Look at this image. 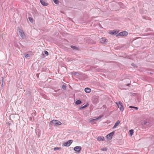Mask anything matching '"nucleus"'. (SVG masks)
<instances>
[{
	"instance_id": "nucleus-1",
	"label": "nucleus",
	"mask_w": 154,
	"mask_h": 154,
	"mask_svg": "<svg viewBox=\"0 0 154 154\" xmlns=\"http://www.w3.org/2000/svg\"><path fill=\"white\" fill-rule=\"evenodd\" d=\"M50 124L54 126H57L61 125V123L57 120H54L50 122Z\"/></svg>"
},
{
	"instance_id": "nucleus-2",
	"label": "nucleus",
	"mask_w": 154,
	"mask_h": 154,
	"mask_svg": "<svg viewBox=\"0 0 154 154\" xmlns=\"http://www.w3.org/2000/svg\"><path fill=\"white\" fill-rule=\"evenodd\" d=\"M116 103L118 108L120 109V110L122 112L124 110V108L122 103L120 101H119L116 102Z\"/></svg>"
},
{
	"instance_id": "nucleus-3",
	"label": "nucleus",
	"mask_w": 154,
	"mask_h": 154,
	"mask_svg": "<svg viewBox=\"0 0 154 154\" xmlns=\"http://www.w3.org/2000/svg\"><path fill=\"white\" fill-rule=\"evenodd\" d=\"M114 133L115 132L112 131V132L107 134L106 136L107 139L109 140H110L112 138L113 135L114 134Z\"/></svg>"
},
{
	"instance_id": "nucleus-4",
	"label": "nucleus",
	"mask_w": 154,
	"mask_h": 154,
	"mask_svg": "<svg viewBox=\"0 0 154 154\" xmlns=\"http://www.w3.org/2000/svg\"><path fill=\"white\" fill-rule=\"evenodd\" d=\"M82 149V147L81 146H78L74 147V150L76 152L78 153H80V150Z\"/></svg>"
},
{
	"instance_id": "nucleus-5",
	"label": "nucleus",
	"mask_w": 154,
	"mask_h": 154,
	"mask_svg": "<svg viewBox=\"0 0 154 154\" xmlns=\"http://www.w3.org/2000/svg\"><path fill=\"white\" fill-rule=\"evenodd\" d=\"M72 142V140H69L66 142L64 143L63 145L65 146H68L71 145Z\"/></svg>"
},
{
	"instance_id": "nucleus-6",
	"label": "nucleus",
	"mask_w": 154,
	"mask_h": 154,
	"mask_svg": "<svg viewBox=\"0 0 154 154\" xmlns=\"http://www.w3.org/2000/svg\"><path fill=\"white\" fill-rule=\"evenodd\" d=\"M19 34L21 38H24L25 37V35L23 30L21 29H19Z\"/></svg>"
},
{
	"instance_id": "nucleus-7",
	"label": "nucleus",
	"mask_w": 154,
	"mask_h": 154,
	"mask_svg": "<svg viewBox=\"0 0 154 154\" xmlns=\"http://www.w3.org/2000/svg\"><path fill=\"white\" fill-rule=\"evenodd\" d=\"M107 42V40L104 38H102L100 39V42L103 44H106Z\"/></svg>"
},
{
	"instance_id": "nucleus-8",
	"label": "nucleus",
	"mask_w": 154,
	"mask_h": 154,
	"mask_svg": "<svg viewBox=\"0 0 154 154\" xmlns=\"http://www.w3.org/2000/svg\"><path fill=\"white\" fill-rule=\"evenodd\" d=\"M128 34V33L126 31H123L120 32L119 34L120 36H126Z\"/></svg>"
},
{
	"instance_id": "nucleus-9",
	"label": "nucleus",
	"mask_w": 154,
	"mask_h": 154,
	"mask_svg": "<svg viewBox=\"0 0 154 154\" xmlns=\"http://www.w3.org/2000/svg\"><path fill=\"white\" fill-rule=\"evenodd\" d=\"M102 116H103L101 115V116H100L99 117H97V118L91 120L90 121V122H94L95 121H97V120H98L99 119H100L102 117Z\"/></svg>"
},
{
	"instance_id": "nucleus-10",
	"label": "nucleus",
	"mask_w": 154,
	"mask_h": 154,
	"mask_svg": "<svg viewBox=\"0 0 154 154\" xmlns=\"http://www.w3.org/2000/svg\"><path fill=\"white\" fill-rule=\"evenodd\" d=\"M40 2L41 4L43 6H46L48 5V3L45 2L43 0H40Z\"/></svg>"
},
{
	"instance_id": "nucleus-11",
	"label": "nucleus",
	"mask_w": 154,
	"mask_h": 154,
	"mask_svg": "<svg viewBox=\"0 0 154 154\" xmlns=\"http://www.w3.org/2000/svg\"><path fill=\"white\" fill-rule=\"evenodd\" d=\"M97 140L99 141H103L104 140V138L103 136L99 137L97 138Z\"/></svg>"
},
{
	"instance_id": "nucleus-12",
	"label": "nucleus",
	"mask_w": 154,
	"mask_h": 154,
	"mask_svg": "<svg viewBox=\"0 0 154 154\" xmlns=\"http://www.w3.org/2000/svg\"><path fill=\"white\" fill-rule=\"evenodd\" d=\"M120 123V121L119 120L118 121H117V122H116L115 123L113 127L112 128L114 129V128H116V126H117L119 125V124Z\"/></svg>"
},
{
	"instance_id": "nucleus-13",
	"label": "nucleus",
	"mask_w": 154,
	"mask_h": 154,
	"mask_svg": "<svg viewBox=\"0 0 154 154\" xmlns=\"http://www.w3.org/2000/svg\"><path fill=\"white\" fill-rule=\"evenodd\" d=\"M149 123L147 122L144 121L142 123V124L144 126V127H145V125H146V126L148 127L149 126Z\"/></svg>"
},
{
	"instance_id": "nucleus-14",
	"label": "nucleus",
	"mask_w": 154,
	"mask_h": 154,
	"mask_svg": "<svg viewBox=\"0 0 154 154\" xmlns=\"http://www.w3.org/2000/svg\"><path fill=\"white\" fill-rule=\"evenodd\" d=\"M85 91L87 93H89L91 92V89L88 88H85Z\"/></svg>"
},
{
	"instance_id": "nucleus-15",
	"label": "nucleus",
	"mask_w": 154,
	"mask_h": 154,
	"mask_svg": "<svg viewBox=\"0 0 154 154\" xmlns=\"http://www.w3.org/2000/svg\"><path fill=\"white\" fill-rule=\"evenodd\" d=\"M119 32V31L114 30L112 32H111L110 34L112 35H116Z\"/></svg>"
},
{
	"instance_id": "nucleus-16",
	"label": "nucleus",
	"mask_w": 154,
	"mask_h": 154,
	"mask_svg": "<svg viewBox=\"0 0 154 154\" xmlns=\"http://www.w3.org/2000/svg\"><path fill=\"white\" fill-rule=\"evenodd\" d=\"M129 134L130 136H132L134 133V131L132 129L130 130L129 131Z\"/></svg>"
},
{
	"instance_id": "nucleus-17",
	"label": "nucleus",
	"mask_w": 154,
	"mask_h": 154,
	"mask_svg": "<svg viewBox=\"0 0 154 154\" xmlns=\"http://www.w3.org/2000/svg\"><path fill=\"white\" fill-rule=\"evenodd\" d=\"M89 105V104L88 103H87V104H86L84 106H81V107H80V109H84L87 106H88Z\"/></svg>"
},
{
	"instance_id": "nucleus-18",
	"label": "nucleus",
	"mask_w": 154,
	"mask_h": 154,
	"mask_svg": "<svg viewBox=\"0 0 154 154\" xmlns=\"http://www.w3.org/2000/svg\"><path fill=\"white\" fill-rule=\"evenodd\" d=\"M82 103V101L80 100H77L76 101L75 103L76 104L78 105Z\"/></svg>"
},
{
	"instance_id": "nucleus-19",
	"label": "nucleus",
	"mask_w": 154,
	"mask_h": 154,
	"mask_svg": "<svg viewBox=\"0 0 154 154\" xmlns=\"http://www.w3.org/2000/svg\"><path fill=\"white\" fill-rule=\"evenodd\" d=\"M61 149L60 147H55L54 148V149L55 151H56L58 150H60Z\"/></svg>"
},
{
	"instance_id": "nucleus-20",
	"label": "nucleus",
	"mask_w": 154,
	"mask_h": 154,
	"mask_svg": "<svg viewBox=\"0 0 154 154\" xmlns=\"http://www.w3.org/2000/svg\"><path fill=\"white\" fill-rule=\"evenodd\" d=\"M4 78L3 77H2V86L3 84H4Z\"/></svg>"
},
{
	"instance_id": "nucleus-21",
	"label": "nucleus",
	"mask_w": 154,
	"mask_h": 154,
	"mask_svg": "<svg viewBox=\"0 0 154 154\" xmlns=\"http://www.w3.org/2000/svg\"><path fill=\"white\" fill-rule=\"evenodd\" d=\"M129 108H134V109H135L136 110H137L138 109V108H137V107H134V106H129Z\"/></svg>"
},
{
	"instance_id": "nucleus-22",
	"label": "nucleus",
	"mask_w": 154,
	"mask_h": 154,
	"mask_svg": "<svg viewBox=\"0 0 154 154\" xmlns=\"http://www.w3.org/2000/svg\"><path fill=\"white\" fill-rule=\"evenodd\" d=\"M71 47L74 49H78V48L76 47L73 46H71Z\"/></svg>"
},
{
	"instance_id": "nucleus-23",
	"label": "nucleus",
	"mask_w": 154,
	"mask_h": 154,
	"mask_svg": "<svg viewBox=\"0 0 154 154\" xmlns=\"http://www.w3.org/2000/svg\"><path fill=\"white\" fill-rule=\"evenodd\" d=\"M66 86L65 85H63L62 86V88L64 90H65L66 89Z\"/></svg>"
},
{
	"instance_id": "nucleus-24",
	"label": "nucleus",
	"mask_w": 154,
	"mask_h": 154,
	"mask_svg": "<svg viewBox=\"0 0 154 154\" xmlns=\"http://www.w3.org/2000/svg\"><path fill=\"white\" fill-rule=\"evenodd\" d=\"M36 133L37 135L38 136V137H39L40 135V134L39 133V132L38 131H36Z\"/></svg>"
},
{
	"instance_id": "nucleus-25",
	"label": "nucleus",
	"mask_w": 154,
	"mask_h": 154,
	"mask_svg": "<svg viewBox=\"0 0 154 154\" xmlns=\"http://www.w3.org/2000/svg\"><path fill=\"white\" fill-rule=\"evenodd\" d=\"M101 150L103 151H107V148H101Z\"/></svg>"
},
{
	"instance_id": "nucleus-26",
	"label": "nucleus",
	"mask_w": 154,
	"mask_h": 154,
	"mask_svg": "<svg viewBox=\"0 0 154 154\" xmlns=\"http://www.w3.org/2000/svg\"><path fill=\"white\" fill-rule=\"evenodd\" d=\"M53 1L54 3L56 4H58L59 2L58 0H53Z\"/></svg>"
},
{
	"instance_id": "nucleus-27",
	"label": "nucleus",
	"mask_w": 154,
	"mask_h": 154,
	"mask_svg": "<svg viewBox=\"0 0 154 154\" xmlns=\"http://www.w3.org/2000/svg\"><path fill=\"white\" fill-rule=\"evenodd\" d=\"M29 20L31 22H33V19H32V18L31 17H29Z\"/></svg>"
},
{
	"instance_id": "nucleus-28",
	"label": "nucleus",
	"mask_w": 154,
	"mask_h": 154,
	"mask_svg": "<svg viewBox=\"0 0 154 154\" xmlns=\"http://www.w3.org/2000/svg\"><path fill=\"white\" fill-rule=\"evenodd\" d=\"M30 57V55L28 54H27L25 55V57L26 58H28Z\"/></svg>"
},
{
	"instance_id": "nucleus-29",
	"label": "nucleus",
	"mask_w": 154,
	"mask_h": 154,
	"mask_svg": "<svg viewBox=\"0 0 154 154\" xmlns=\"http://www.w3.org/2000/svg\"><path fill=\"white\" fill-rule=\"evenodd\" d=\"M44 53L47 56L48 55V52L47 51H44Z\"/></svg>"
},
{
	"instance_id": "nucleus-30",
	"label": "nucleus",
	"mask_w": 154,
	"mask_h": 154,
	"mask_svg": "<svg viewBox=\"0 0 154 154\" xmlns=\"http://www.w3.org/2000/svg\"><path fill=\"white\" fill-rule=\"evenodd\" d=\"M131 65H132V66H133V67H137V66H136V65H135V64H134V63H132V64H131Z\"/></svg>"
},
{
	"instance_id": "nucleus-31",
	"label": "nucleus",
	"mask_w": 154,
	"mask_h": 154,
	"mask_svg": "<svg viewBox=\"0 0 154 154\" xmlns=\"http://www.w3.org/2000/svg\"><path fill=\"white\" fill-rule=\"evenodd\" d=\"M73 74H74V75H76L77 74V72H73Z\"/></svg>"
}]
</instances>
